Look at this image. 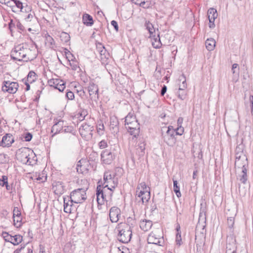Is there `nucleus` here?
<instances>
[{
    "label": "nucleus",
    "instance_id": "nucleus-5",
    "mask_svg": "<svg viewBox=\"0 0 253 253\" xmlns=\"http://www.w3.org/2000/svg\"><path fill=\"white\" fill-rule=\"evenodd\" d=\"M103 179L105 185L103 188L107 187V189L110 191V196L112 195V192L118 185V178L115 175H112L110 172H105L104 174Z\"/></svg>",
    "mask_w": 253,
    "mask_h": 253
},
{
    "label": "nucleus",
    "instance_id": "nucleus-64",
    "mask_svg": "<svg viewBox=\"0 0 253 253\" xmlns=\"http://www.w3.org/2000/svg\"><path fill=\"white\" fill-rule=\"evenodd\" d=\"M180 225L178 223H177L176 225V230L177 233H180V232H181L180 230Z\"/></svg>",
    "mask_w": 253,
    "mask_h": 253
},
{
    "label": "nucleus",
    "instance_id": "nucleus-59",
    "mask_svg": "<svg viewBox=\"0 0 253 253\" xmlns=\"http://www.w3.org/2000/svg\"><path fill=\"white\" fill-rule=\"evenodd\" d=\"M167 86L166 85H164L161 89V95L163 96L165 94V93L167 91Z\"/></svg>",
    "mask_w": 253,
    "mask_h": 253
},
{
    "label": "nucleus",
    "instance_id": "nucleus-40",
    "mask_svg": "<svg viewBox=\"0 0 253 253\" xmlns=\"http://www.w3.org/2000/svg\"><path fill=\"white\" fill-rule=\"evenodd\" d=\"M21 215V212L19 211V209L17 207H15L13 209V221L14 222V224L16 225L15 222H16V217H18L20 219V216Z\"/></svg>",
    "mask_w": 253,
    "mask_h": 253
},
{
    "label": "nucleus",
    "instance_id": "nucleus-27",
    "mask_svg": "<svg viewBox=\"0 0 253 253\" xmlns=\"http://www.w3.org/2000/svg\"><path fill=\"white\" fill-rule=\"evenodd\" d=\"M152 222L149 220H143L140 222V228L144 231H147L151 228Z\"/></svg>",
    "mask_w": 253,
    "mask_h": 253
},
{
    "label": "nucleus",
    "instance_id": "nucleus-2",
    "mask_svg": "<svg viewBox=\"0 0 253 253\" xmlns=\"http://www.w3.org/2000/svg\"><path fill=\"white\" fill-rule=\"evenodd\" d=\"M150 198V189L145 182L138 184L136 190V200L138 203L146 204Z\"/></svg>",
    "mask_w": 253,
    "mask_h": 253
},
{
    "label": "nucleus",
    "instance_id": "nucleus-6",
    "mask_svg": "<svg viewBox=\"0 0 253 253\" xmlns=\"http://www.w3.org/2000/svg\"><path fill=\"white\" fill-rule=\"evenodd\" d=\"M86 188H78L73 191L70 196L71 203H82L86 199Z\"/></svg>",
    "mask_w": 253,
    "mask_h": 253
},
{
    "label": "nucleus",
    "instance_id": "nucleus-34",
    "mask_svg": "<svg viewBox=\"0 0 253 253\" xmlns=\"http://www.w3.org/2000/svg\"><path fill=\"white\" fill-rule=\"evenodd\" d=\"M23 240V237L20 235H15L12 236V240L11 241V244L14 245H17L19 244Z\"/></svg>",
    "mask_w": 253,
    "mask_h": 253
},
{
    "label": "nucleus",
    "instance_id": "nucleus-52",
    "mask_svg": "<svg viewBox=\"0 0 253 253\" xmlns=\"http://www.w3.org/2000/svg\"><path fill=\"white\" fill-rule=\"evenodd\" d=\"M111 24L114 27L115 30L118 31L119 30V26L117 22L115 20H112L111 22Z\"/></svg>",
    "mask_w": 253,
    "mask_h": 253
},
{
    "label": "nucleus",
    "instance_id": "nucleus-61",
    "mask_svg": "<svg viewBox=\"0 0 253 253\" xmlns=\"http://www.w3.org/2000/svg\"><path fill=\"white\" fill-rule=\"evenodd\" d=\"M78 92L79 95L82 97H83L85 94V92L83 90H78Z\"/></svg>",
    "mask_w": 253,
    "mask_h": 253
},
{
    "label": "nucleus",
    "instance_id": "nucleus-12",
    "mask_svg": "<svg viewBox=\"0 0 253 253\" xmlns=\"http://www.w3.org/2000/svg\"><path fill=\"white\" fill-rule=\"evenodd\" d=\"M48 84L50 86L57 89L60 91H63L65 88V83L59 79H52L48 81Z\"/></svg>",
    "mask_w": 253,
    "mask_h": 253
},
{
    "label": "nucleus",
    "instance_id": "nucleus-47",
    "mask_svg": "<svg viewBox=\"0 0 253 253\" xmlns=\"http://www.w3.org/2000/svg\"><path fill=\"white\" fill-rule=\"evenodd\" d=\"M107 143L105 140H102L98 143V146L100 149H104L107 147Z\"/></svg>",
    "mask_w": 253,
    "mask_h": 253
},
{
    "label": "nucleus",
    "instance_id": "nucleus-41",
    "mask_svg": "<svg viewBox=\"0 0 253 253\" xmlns=\"http://www.w3.org/2000/svg\"><path fill=\"white\" fill-rule=\"evenodd\" d=\"M36 79V73L33 71H30L27 76V81L32 83Z\"/></svg>",
    "mask_w": 253,
    "mask_h": 253
},
{
    "label": "nucleus",
    "instance_id": "nucleus-22",
    "mask_svg": "<svg viewBox=\"0 0 253 253\" xmlns=\"http://www.w3.org/2000/svg\"><path fill=\"white\" fill-rule=\"evenodd\" d=\"M52 189L57 195L62 194L64 192L63 183L61 181H56L53 183Z\"/></svg>",
    "mask_w": 253,
    "mask_h": 253
},
{
    "label": "nucleus",
    "instance_id": "nucleus-8",
    "mask_svg": "<svg viewBox=\"0 0 253 253\" xmlns=\"http://www.w3.org/2000/svg\"><path fill=\"white\" fill-rule=\"evenodd\" d=\"M237 245L235 237L230 235L227 237L225 253H237Z\"/></svg>",
    "mask_w": 253,
    "mask_h": 253
},
{
    "label": "nucleus",
    "instance_id": "nucleus-32",
    "mask_svg": "<svg viewBox=\"0 0 253 253\" xmlns=\"http://www.w3.org/2000/svg\"><path fill=\"white\" fill-rule=\"evenodd\" d=\"M72 206L73 203H71L69 199L67 200L66 198H64V211L65 212L71 213Z\"/></svg>",
    "mask_w": 253,
    "mask_h": 253
},
{
    "label": "nucleus",
    "instance_id": "nucleus-26",
    "mask_svg": "<svg viewBox=\"0 0 253 253\" xmlns=\"http://www.w3.org/2000/svg\"><path fill=\"white\" fill-rule=\"evenodd\" d=\"M208 16L209 23L214 22L215 19L217 17L216 10L214 8H210L208 11Z\"/></svg>",
    "mask_w": 253,
    "mask_h": 253
},
{
    "label": "nucleus",
    "instance_id": "nucleus-35",
    "mask_svg": "<svg viewBox=\"0 0 253 253\" xmlns=\"http://www.w3.org/2000/svg\"><path fill=\"white\" fill-rule=\"evenodd\" d=\"M137 120L136 119L135 116L133 115V113H129L125 118V124H127L130 122V123H132V122H137Z\"/></svg>",
    "mask_w": 253,
    "mask_h": 253
},
{
    "label": "nucleus",
    "instance_id": "nucleus-57",
    "mask_svg": "<svg viewBox=\"0 0 253 253\" xmlns=\"http://www.w3.org/2000/svg\"><path fill=\"white\" fill-rule=\"evenodd\" d=\"M236 69L239 70L238 64H236V63H234L232 65V71L233 74H235L236 73Z\"/></svg>",
    "mask_w": 253,
    "mask_h": 253
},
{
    "label": "nucleus",
    "instance_id": "nucleus-55",
    "mask_svg": "<svg viewBox=\"0 0 253 253\" xmlns=\"http://www.w3.org/2000/svg\"><path fill=\"white\" fill-rule=\"evenodd\" d=\"M81 161H79L77 164V170L78 172H83L81 169Z\"/></svg>",
    "mask_w": 253,
    "mask_h": 253
},
{
    "label": "nucleus",
    "instance_id": "nucleus-54",
    "mask_svg": "<svg viewBox=\"0 0 253 253\" xmlns=\"http://www.w3.org/2000/svg\"><path fill=\"white\" fill-rule=\"evenodd\" d=\"M87 115V111L85 110H83L80 114V120H83L84 119V117Z\"/></svg>",
    "mask_w": 253,
    "mask_h": 253
},
{
    "label": "nucleus",
    "instance_id": "nucleus-3",
    "mask_svg": "<svg viewBox=\"0 0 253 253\" xmlns=\"http://www.w3.org/2000/svg\"><path fill=\"white\" fill-rule=\"evenodd\" d=\"M248 168L247 157L240 147H237L235 150V168L237 170L244 169Z\"/></svg>",
    "mask_w": 253,
    "mask_h": 253
},
{
    "label": "nucleus",
    "instance_id": "nucleus-28",
    "mask_svg": "<svg viewBox=\"0 0 253 253\" xmlns=\"http://www.w3.org/2000/svg\"><path fill=\"white\" fill-rule=\"evenodd\" d=\"M240 172H239L238 175L237 176V179H239L241 183L246 184L248 178L247 175V169L244 168V169H241Z\"/></svg>",
    "mask_w": 253,
    "mask_h": 253
},
{
    "label": "nucleus",
    "instance_id": "nucleus-56",
    "mask_svg": "<svg viewBox=\"0 0 253 253\" xmlns=\"http://www.w3.org/2000/svg\"><path fill=\"white\" fill-rule=\"evenodd\" d=\"M127 222L129 223H130L129 225L131 226V227H132L135 223V221L132 219V218L130 217L127 218Z\"/></svg>",
    "mask_w": 253,
    "mask_h": 253
},
{
    "label": "nucleus",
    "instance_id": "nucleus-50",
    "mask_svg": "<svg viewBox=\"0 0 253 253\" xmlns=\"http://www.w3.org/2000/svg\"><path fill=\"white\" fill-rule=\"evenodd\" d=\"M46 41L50 45H52L54 43V41L53 39L49 35H48L46 37Z\"/></svg>",
    "mask_w": 253,
    "mask_h": 253
},
{
    "label": "nucleus",
    "instance_id": "nucleus-25",
    "mask_svg": "<svg viewBox=\"0 0 253 253\" xmlns=\"http://www.w3.org/2000/svg\"><path fill=\"white\" fill-rule=\"evenodd\" d=\"M144 26L149 32L150 37H156V32L153 24L149 21L145 20Z\"/></svg>",
    "mask_w": 253,
    "mask_h": 253
},
{
    "label": "nucleus",
    "instance_id": "nucleus-37",
    "mask_svg": "<svg viewBox=\"0 0 253 253\" xmlns=\"http://www.w3.org/2000/svg\"><path fill=\"white\" fill-rule=\"evenodd\" d=\"M227 224H228V226L229 227V228L230 229V231H229V233H230V235H229V236L230 235H233L234 236V235H233V225L234 224V218L232 217H230L229 218H228L227 219ZM228 236V235L227 236V237Z\"/></svg>",
    "mask_w": 253,
    "mask_h": 253
},
{
    "label": "nucleus",
    "instance_id": "nucleus-29",
    "mask_svg": "<svg viewBox=\"0 0 253 253\" xmlns=\"http://www.w3.org/2000/svg\"><path fill=\"white\" fill-rule=\"evenodd\" d=\"M215 41L212 38L208 39L205 42V45L207 49L209 51H212L215 46Z\"/></svg>",
    "mask_w": 253,
    "mask_h": 253
},
{
    "label": "nucleus",
    "instance_id": "nucleus-63",
    "mask_svg": "<svg viewBox=\"0 0 253 253\" xmlns=\"http://www.w3.org/2000/svg\"><path fill=\"white\" fill-rule=\"evenodd\" d=\"M15 219H16V221L17 222V223H18L17 225V226H20L21 225V222H20L21 220V217H20V219L18 217H16Z\"/></svg>",
    "mask_w": 253,
    "mask_h": 253
},
{
    "label": "nucleus",
    "instance_id": "nucleus-23",
    "mask_svg": "<svg viewBox=\"0 0 253 253\" xmlns=\"http://www.w3.org/2000/svg\"><path fill=\"white\" fill-rule=\"evenodd\" d=\"M25 57L24 61H32L37 57V54L35 50H31L29 48L25 47Z\"/></svg>",
    "mask_w": 253,
    "mask_h": 253
},
{
    "label": "nucleus",
    "instance_id": "nucleus-13",
    "mask_svg": "<svg viewBox=\"0 0 253 253\" xmlns=\"http://www.w3.org/2000/svg\"><path fill=\"white\" fill-rule=\"evenodd\" d=\"M101 159L104 164L109 165L115 159V155L110 150L106 149L102 152Z\"/></svg>",
    "mask_w": 253,
    "mask_h": 253
},
{
    "label": "nucleus",
    "instance_id": "nucleus-14",
    "mask_svg": "<svg viewBox=\"0 0 253 253\" xmlns=\"http://www.w3.org/2000/svg\"><path fill=\"white\" fill-rule=\"evenodd\" d=\"M147 241L149 244L158 245L161 246H162L164 243L163 238L161 237L160 236H158L153 232H151L149 235Z\"/></svg>",
    "mask_w": 253,
    "mask_h": 253
},
{
    "label": "nucleus",
    "instance_id": "nucleus-39",
    "mask_svg": "<svg viewBox=\"0 0 253 253\" xmlns=\"http://www.w3.org/2000/svg\"><path fill=\"white\" fill-rule=\"evenodd\" d=\"M152 5L151 0H143V1L140 3V6L144 8H148Z\"/></svg>",
    "mask_w": 253,
    "mask_h": 253
},
{
    "label": "nucleus",
    "instance_id": "nucleus-16",
    "mask_svg": "<svg viewBox=\"0 0 253 253\" xmlns=\"http://www.w3.org/2000/svg\"><path fill=\"white\" fill-rule=\"evenodd\" d=\"M121 216V210L116 207H112L110 210L109 217L112 222H117Z\"/></svg>",
    "mask_w": 253,
    "mask_h": 253
},
{
    "label": "nucleus",
    "instance_id": "nucleus-21",
    "mask_svg": "<svg viewBox=\"0 0 253 253\" xmlns=\"http://www.w3.org/2000/svg\"><path fill=\"white\" fill-rule=\"evenodd\" d=\"M110 129L113 133H117L119 132V121L117 117H111L110 118Z\"/></svg>",
    "mask_w": 253,
    "mask_h": 253
},
{
    "label": "nucleus",
    "instance_id": "nucleus-49",
    "mask_svg": "<svg viewBox=\"0 0 253 253\" xmlns=\"http://www.w3.org/2000/svg\"><path fill=\"white\" fill-rule=\"evenodd\" d=\"M66 96L69 100H73L75 97L74 93L71 91H67L66 94Z\"/></svg>",
    "mask_w": 253,
    "mask_h": 253
},
{
    "label": "nucleus",
    "instance_id": "nucleus-53",
    "mask_svg": "<svg viewBox=\"0 0 253 253\" xmlns=\"http://www.w3.org/2000/svg\"><path fill=\"white\" fill-rule=\"evenodd\" d=\"M249 100L251 104V113L253 115V95H250Z\"/></svg>",
    "mask_w": 253,
    "mask_h": 253
},
{
    "label": "nucleus",
    "instance_id": "nucleus-46",
    "mask_svg": "<svg viewBox=\"0 0 253 253\" xmlns=\"http://www.w3.org/2000/svg\"><path fill=\"white\" fill-rule=\"evenodd\" d=\"M176 135H181L184 132V128L182 126H178L176 129H174Z\"/></svg>",
    "mask_w": 253,
    "mask_h": 253
},
{
    "label": "nucleus",
    "instance_id": "nucleus-36",
    "mask_svg": "<svg viewBox=\"0 0 253 253\" xmlns=\"http://www.w3.org/2000/svg\"><path fill=\"white\" fill-rule=\"evenodd\" d=\"M173 182V191L175 193L177 197H180L181 196L179 186H178V182L176 180H175L174 178H172Z\"/></svg>",
    "mask_w": 253,
    "mask_h": 253
},
{
    "label": "nucleus",
    "instance_id": "nucleus-20",
    "mask_svg": "<svg viewBox=\"0 0 253 253\" xmlns=\"http://www.w3.org/2000/svg\"><path fill=\"white\" fill-rule=\"evenodd\" d=\"M97 201L98 204L102 205L106 200V196L104 194V190L101 185H98L96 189Z\"/></svg>",
    "mask_w": 253,
    "mask_h": 253
},
{
    "label": "nucleus",
    "instance_id": "nucleus-17",
    "mask_svg": "<svg viewBox=\"0 0 253 253\" xmlns=\"http://www.w3.org/2000/svg\"><path fill=\"white\" fill-rule=\"evenodd\" d=\"M93 130V126L86 123L83 124L79 128L80 133L83 137H86L88 135L92 136Z\"/></svg>",
    "mask_w": 253,
    "mask_h": 253
},
{
    "label": "nucleus",
    "instance_id": "nucleus-18",
    "mask_svg": "<svg viewBox=\"0 0 253 253\" xmlns=\"http://www.w3.org/2000/svg\"><path fill=\"white\" fill-rule=\"evenodd\" d=\"M14 142L13 136L11 134L7 133L2 137L1 141H0V146L9 147Z\"/></svg>",
    "mask_w": 253,
    "mask_h": 253
},
{
    "label": "nucleus",
    "instance_id": "nucleus-38",
    "mask_svg": "<svg viewBox=\"0 0 253 253\" xmlns=\"http://www.w3.org/2000/svg\"><path fill=\"white\" fill-rule=\"evenodd\" d=\"M61 40L64 42H67L70 40V35L65 32H62L60 36Z\"/></svg>",
    "mask_w": 253,
    "mask_h": 253
},
{
    "label": "nucleus",
    "instance_id": "nucleus-19",
    "mask_svg": "<svg viewBox=\"0 0 253 253\" xmlns=\"http://www.w3.org/2000/svg\"><path fill=\"white\" fill-rule=\"evenodd\" d=\"M87 90L91 99L93 97L98 98V87L97 85L93 82H90L87 87Z\"/></svg>",
    "mask_w": 253,
    "mask_h": 253
},
{
    "label": "nucleus",
    "instance_id": "nucleus-48",
    "mask_svg": "<svg viewBox=\"0 0 253 253\" xmlns=\"http://www.w3.org/2000/svg\"><path fill=\"white\" fill-rule=\"evenodd\" d=\"M23 137L25 141H30L32 138V135L30 132H26L24 134Z\"/></svg>",
    "mask_w": 253,
    "mask_h": 253
},
{
    "label": "nucleus",
    "instance_id": "nucleus-58",
    "mask_svg": "<svg viewBox=\"0 0 253 253\" xmlns=\"http://www.w3.org/2000/svg\"><path fill=\"white\" fill-rule=\"evenodd\" d=\"M183 121V119L182 117H179L177 120V126H182V124Z\"/></svg>",
    "mask_w": 253,
    "mask_h": 253
},
{
    "label": "nucleus",
    "instance_id": "nucleus-33",
    "mask_svg": "<svg viewBox=\"0 0 253 253\" xmlns=\"http://www.w3.org/2000/svg\"><path fill=\"white\" fill-rule=\"evenodd\" d=\"M100 45L101 46L98 47V49L100 54L101 60H103L104 59L108 58L109 54L104 46H102L101 44H100Z\"/></svg>",
    "mask_w": 253,
    "mask_h": 253
},
{
    "label": "nucleus",
    "instance_id": "nucleus-4",
    "mask_svg": "<svg viewBox=\"0 0 253 253\" xmlns=\"http://www.w3.org/2000/svg\"><path fill=\"white\" fill-rule=\"evenodd\" d=\"M33 155H35V153L33 150L29 148L23 147L17 151L16 158L22 164L31 165H32L33 162L31 161L30 156Z\"/></svg>",
    "mask_w": 253,
    "mask_h": 253
},
{
    "label": "nucleus",
    "instance_id": "nucleus-62",
    "mask_svg": "<svg viewBox=\"0 0 253 253\" xmlns=\"http://www.w3.org/2000/svg\"><path fill=\"white\" fill-rule=\"evenodd\" d=\"M32 157H33V158L32 159L31 158V161H32L33 162V163H32V165H33L34 164H36V162L37 161L36 156V155L35 154V155H33Z\"/></svg>",
    "mask_w": 253,
    "mask_h": 253
},
{
    "label": "nucleus",
    "instance_id": "nucleus-10",
    "mask_svg": "<svg viewBox=\"0 0 253 253\" xmlns=\"http://www.w3.org/2000/svg\"><path fill=\"white\" fill-rule=\"evenodd\" d=\"M19 87L17 82H10L9 81H4L2 86V90L9 93H15Z\"/></svg>",
    "mask_w": 253,
    "mask_h": 253
},
{
    "label": "nucleus",
    "instance_id": "nucleus-7",
    "mask_svg": "<svg viewBox=\"0 0 253 253\" xmlns=\"http://www.w3.org/2000/svg\"><path fill=\"white\" fill-rule=\"evenodd\" d=\"M25 47L20 44L15 46L11 51V57L15 60L22 61L25 57Z\"/></svg>",
    "mask_w": 253,
    "mask_h": 253
},
{
    "label": "nucleus",
    "instance_id": "nucleus-11",
    "mask_svg": "<svg viewBox=\"0 0 253 253\" xmlns=\"http://www.w3.org/2000/svg\"><path fill=\"white\" fill-rule=\"evenodd\" d=\"M126 129L127 130L128 132L132 135L134 137H137L140 132L139 124L138 122H129L127 124H125Z\"/></svg>",
    "mask_w": 253,
    "mask_h": 253
},
{
    "label": "nucleus",
    "instance_id": "nucleus-15",
    "mask_svg": "<svg viewBox=\"0 0 253 253\" xmlns=\"http://www.w3.org/2000/svg\"><path fill=\"white\" fill-rule=\"evenodd\" d=\"M179 81H182V84L179 85L178 97L180 99L183 100L185 97V89L187 87V84L186 83V78L184 75L179 77Z\"/></svg>",
    "mask_w": 253,
    "mask_h": 253
},
{
    "label": "nucleus",
    "instance_id": "nucleus-42",
    "mask_svg": "<svg viewBox=\"0 0 253 253\" xmlns=\"http://www.w3.org/2000/svg\"><path fill=\"white\" fill-rule=\"evenodd\" d=\"M97 131L100 135L104 134V126L102 123H99L97 125Z\"/></svg>",
    "mask_w": 253,
    "mask_h": 253
},
{
    "label": "nucleus",
    "instance_id": "nucleus-9",
    "mask_svg": "<svg viewBox=\"0 0 253 253\" xmlns=\"http://www.w3.org/2000/svg\"><path fill=\"white\" fill-rule=\"evenodd\" d=\"M175 130L173 128L169 126L166 133L163 134L164 141L169 146H173L176 141L174 137Z\"/></svg>",
    "mask_w": 253,
    "mask_h": 253
},
{
    "label": "nucleus",
    "instance_id": "nucleus-1",
    "mask_svg": "<svg viewBox=\"0 0 253 253\" xmlns=\"http://www.w3.org/2000/svg\"><path fill=\"white\" fill-rule=\"evenodd\" d=\"M118 240L123 243H128L131 238V226L125 222H121L116 227Z\"/></svg>",
    "mask_w": 253,
    "mask_h": 253
},
{
    "label": "nucleus",
    "instance_id": "nucleus-51",
    "mask_svg": "<svg viewBox=\"0 0 253 253\" xmlns=\"http://www.w3.org/2000/svg\"><path fill=\"white\" fill-rule=\"evenodd\" d=\"M176 242L177 245H180L181 244V232L177 233L176 235Z\"/></svg>",
    "mask_w": 253,
    "mask_h": 253
},
{
    "label": "nucleus",
    "instance_id": "nucleus-60",
    "mask_svg": "<svg viewBox=\"0 0 253 253\" xmlns=\"http://www.w3.org/2000/svg\"><path fill=\"white\" fill-rule=\"evenodd\" d=\"M131 1L134 4L139 5L140 6V3L143 1V0H131Z\"/></svg>",
    "mask_w": 253,
    "mask_h": 253
},
{
    "label": "nucleus",
    "instance_id": "nucleus-31",
    "mask_svg": "<svg viewBox=\"0 0 253 253\" xmlns=\"http://www.w3.org/2000/svg\"><path fill=\"white\" fill-rule=\"evenodd\" d=\"M151 38H153V41L152 42L153 46L155 48H160L162 45V43L160 41L159 34L158 33L156 34V37H152Z\"/></svg>",
    "mask_w": 253,
    "mask_h": 253
},
{
    "label": "nucleus",
    "instance_id": "nucleus-43",
    "mask_svg": "<svg viewBox=\"0 0 253 253\" xmlns=\"http://www.w3.org/2000/svg\"><path fill=\"white\" fill-rule=\"evenodd\" d=\"M0 181L2 182V183H0V185L2 186H5L7 189H9L8 185V178L5 175H3L2 176V178L0 179Z\"/></svg>",
    "mask_w": 253,
    "mask_h": 253
},
{
    "label": "nucleus",
    "instance_id": "nucleus-45",
    "mask_svg": "<svg viewBox=\"0 0 253 253\" xmlns=\"http://www.w3.org/2000/svg\"><path fill=\"white\" fill-rule=\"evenodd\" d=\"M13 1L16 6L17 8L20 9V11H22L23 6L22 3L19 0H13Z\"/></svg>",
    "mask_w": 253,
    "mask_h": 253
},
{
    "label": "nucleus",
    "instance_id": "nucleus-44",
    "mask_svg": "<svg viewBox=\"0 0 253 253\" xmlns=\"http://www.w3.org/2000/svg\"><path fill=\"white\" fill-rule=\"evenodd\" d=\"M2 236L6 242H8L11 243V241L12 240V236L6 232H3Z\"/></svg>",
    "mask_w": 253,
    "mask_h": 253
},
{
    "label": "nucleus",
    "instance_id": "nucleus-24",
    "mask_svg": "<svg viewBox=\"0 0 253 253\" xmlns=\"http://www.w3.org/2000/svg\"><path fill=\"white\" fill-rule=\"evenodd\" d=\"M64 125V122L62 120H59L56 122L52 126L51 128V132L53 134L52 136L55 134L59 133L62 130Z\"/></svg>",
    "mask_w": 253,
    "mask_h": 253
},
{
    "label": "nucleus",
    "instance_id": "nucleus-30",
    "mask_svg": "<svg viewBox=\"0 0 253 253\" xmlns=\"http://www.w3.org/2000/svg\"><path fill=\"white\" fill-rule=\"evenodd\" d=\"M83 22L84 25L87 26H91L93 24L92 16L88 14H85L83 15Z\"/></svg>",
    "mask_w": 253,
    "mask_h": 253
}]
</instances>
